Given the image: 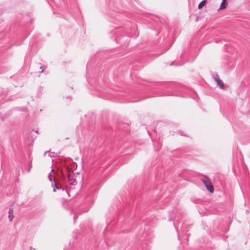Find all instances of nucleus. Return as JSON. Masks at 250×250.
Segmentation results:
<instances>
[{
	"label": "nucleus",
	"instance_id": "nucleus-1",
	"mask_svg": "<svg viewBox=\"0 0 250 250\" xmlns=\"http://www.w3.org/2000/svg\"><path fill=\"white\" fill-rule=\"evenodd\" d=\"M202 181L206 186L207 189L211 193L214 192V188L210 179L206 176H204L201 179Z\"/></svg>",
	"mask_w": 250,
	"mask_h": 250
},
{
	"label": "nucleus",
	"instance_id": "nucleus-2",
	"mask_svg": "<svg viewBox=\"0 0 250 250\" xmlns=\"http://www.w3.org/2000/svg\"><path fill=\"white\" fill-rule=\"evenodd\" d=\"M14 218L13 210L10 208L8 211V218L10 221H12Z\"/></svg>",
	"mask_w": 250,
	"mask_h": 250
},
{
	"label": "nucleus",
	"instance_id": "nucleus-3",
	"mask_svg": "<svg viewBox=\"0 0 250 250\" xmlns=\"http://www.w3.org/2000/svg\"><path fill=\"white\" fill-rule=\"evenodd\" d=\"M216 82L217 85L220 88H221V89L224 88V87H225L224 84L221 80H220L219 79H216Z\"/></svg>",
	"mask_w": 250,
	"mask_h": 250
},
{
	"label": "nucleus",
	"instance_id": "nucleus-4",
	"mask_svg": "<svg viewBox=\"0 0 250 250\" xmlns=\"http://www.w3.org/2000/svg\"><path fill=\"white\" fill-rule=\"evenodd\" d=\"M227 6V0H223L222 3L221 4L220 9L222 10L225 9Z\"/></svg>",
	"mask_w": 250,
	"mask_h": 250
},
{
	"label": "nucleus",
	"instance_id": "nucleus-5",
	"mask_svg": "<svg viewBox=\"0 0 250 250\" xmlns=\"http://www.w3.org/2000/svg\"><path fill=\"white\" fill-rule=\"evenodd\" d=\"M206 3V0H204L202 1L198 5V7L199 9H201Z\"/></svg>",
	"mask_w": 250,
	"mask_h": 250
},
{
	"label": "nucleus",
	"instance_id": "nucleus-6",
	"mask_svg": "<svg viewBox=\"0 0 250 250\" xmlns=\"http://www.w3.org/2000/svg\"><path fill=\"white\" fill-rule=\"evenodd\" d=\"M57 188H59L58 187L57 184L56 183H55L53 185V191L56 192Z\"/></svg>",
	"mask_w": 250,
	"mask_h": 250
},
{
	"label": "nucleus",
	"instance_id": "nucleus-7",
	"mask_svg": "<svg viewBox=\"0 0 250 250\" xmlns=\"http://www.w3.org/2000/svg\"><path fill=\"white\" fill-rule=\"evenodd\" d=\"M40 69H42L41 73H43V69L42 67H40Z\"/></svg>",
	"mask_w": 250,
	"mask_h": 250
}]
</instances>
